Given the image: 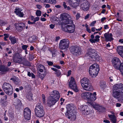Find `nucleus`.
<instances>
[{"mask_svg":"<svg viewBox=\"0 0 123 123\" xmlns=\"http://www.w3.org/2000/svg\"><path fill=\"white\" fill-rule=\"evenodd\" d=\"M70 15L68 13H64L60 15V18L62 21V28L63 31L69 33H73L74 31L75 26L72 23Z\"/></svg>","mask_w":123,"mask_h":123,"instance_id":"f257e3e1","label":"nucleus"},{"mask_svg":"<svg viewBox=\"0 0 123 123\" xmlns=\"http://www.w3.org/2000/svg\"><path fill=\"white\" fill-rule=\"evenodd\" d=\"M123 87V85L120 83L114 85L113 86L112 95L117 99L121 102H123V91H120V89Z\"/></svg>","mask_w":123,"mask_h":123,"instance_id":"f03ea898","label":"nucleus"},{"mask_svg":"<svg viewBox=\"0 0 123 123\" xmlns=\"http://www.w3.org/2000/svg\"><path fill=\"white\" fill-rule=\"evenodd\" d=\"M86 56L92 62L99 61L102 59L101 57L98 55V52L93 49H89L87 50Z\"/></svg>","mask_w":123,"mask_h":123,"instance_id":"7ed1b4c3","label":"nucleus"},{"mask_svg":"<svg viewBox=\"0 0 123 123\" xmlns=\"http://www.w3.org/2000/svg\"><path fill=\"white\" fill-rule=\"evenodd\" d=\"M96 92H93V93L88 92H84L81 93V96L82 98L85 100L91 102L92 101H94L96 99Z\"/></svg>","mask_w":123,"mask_h":123,"instance_id":"20e7f679","label":"nucleus"},{"mask_svg":"<svg viewBox=\"0 0 123 123\" xmlns=\"http://www.w3.org/2000/svg\"><path fill=\"white\" fill-rule=\"evenodd\" d=\"M112 63L114 67L119 70L123 76V62L121 63L120 60L117 57H114L112 59Z\"/></svg>","mask_w":123,"mask_h":123,"instance_id":"39448f33","label":"nucleus"},{"mask_svg":"<svg viewBox=\"0 0 123 123\" xmlns=\"http://www.w3.org/2000/svg\"><path fill=\"white\" fill-rule=\"evenodd\" d=\"M66 108L67 111L65 114L66 116L68 119H70L72 120H74L76 119L75 113H74V108L70 104L67 105Z\"/></svg>","mask_w":123,"mask_h":123,"instance_id":"423d86ee","label":"nucleus"},{"mask_svg":"<svg viewBox=\"0 0 123 123\" xmlns=\"http://www.w3.org/2000/svg\"><path fill=\"white\" fill-rule=\"evenodd\" d=\"M99 70V65L96 63H95L90 67L89 70V74L92 78H94L98 75Z\"/></svg>","mask_w":123,"mask_h":123,"instance_id":"0eeeda50","label":"nucleus"},{"mask_svg":"<svg viewBox=\"0 0 123 123\" xmlns=\"http://www.w3.org/2000/svg\"><path fill=\"white\" fill-rule=\"evenodd\" d=\"M82 87L85 90L89 91L92 88L88 79L84 77L81 79L80 81Z\"/></svg>","mask_w":123,"mask_h":123,"instance_id":"6e6552de","label":"nucleus"},{"mask_svg":"<svg viewBox=\"0 0 123 123\" xmlns=\"http://www.w3.org/2000/svg\"><path fill=\"white\" fill-rule=\"evenodd\" d=\"M44 113L43 107L40 103H38L35 109V113L36 117L39 118L42 117L44 115Z\"/></svg>","mask_w":123,"mask_h":123,"instance_id":"1a4fd4ad","label":"nucleus"},{"mask_svg":"<svg viewBox=\"0 0 123 123\" xmlns=\"http://www.w3.org/2000/svg\"><path fill=\"white\" fill-rule=\"evenodd\" d=\"M2 88L5 92L8 95H11L13 93L12 87V86L8 83H4L3 85Z\"/></svg>","mask_w":123,"mask_h":123,"instance_id":"9d476101","label":"nucleus"},{"mask_svg":"<svg viewBox=\"0 0 123 123\" xmlns=\"http://www.w3.org/2000/svg\"><path fill=\"white\" fill-rule=\"evenodd\" d=\"M70 51L73 55L76 56H78L81 54V51L80 48L77 46H71Z\"/></svg>","mask_w":123,"mask_h":123,"instance_id":"9b49d317","label":"nucleus"},{"mask_svg":"<svg viewBox=\"0 0 123 123\" xmlns=\"http://www.w3.org/2000/svg\"><path fill=\"white\" fill-rule=\"evenodd\" d=\"M69 42L67 39H64L60 40L59 44L60 48L62 49H66L68 48Z\"/></svg>","mask_w":123,"mask_h":123,"instance_id":"f8f14e48","label":"nucleus"},{"mask_svg":"<svg viewBox=\"0 0 123 123\" xmlns=\"http://www.w3.org/2000/svg\"><path fill=\"white\" fill-rule=\"evenodd\" d=\"M69 85L70 88L73 90L74 92H77L79 91L74 79L72 77H71Z\"/></svg>","mask_w":123,"mask_h":123,"instance_id":"ddd939ff","label":"nucleus"},{"mask_svg":"<svg viewBox=\"0 0 123 123\" xmlns=\"http://www.w3.org/2000/svg\"><path fill=\"white\" fill-rule=\"evenodd\" d=\"M31 112L30 109L28 107L25 108L24 110V118L26 120H28L31 119Z\"/></svg>","mask_w":123,"mask_h":123,"instance_id":"4468645a","label":"nucleus"},{"mask_svg":"<svg viewBox=\"0 0 123 123\" xmlns=\"http://www.w3.org/2000/svg\"><path fill=\"white\" fill-rule=\"evenodd\" d=\"M90 108L91 107L88 105L82 106L81 109L82 113L85 115H88L90 113Z\"/></svg>","mask_w":123,"mask_h":123,"instance_id":"2eb2a0df","label":"nucleus"},{"mask_svg":"<svg viewBox=\"0 0 123 123\" xmlns=\"http://www.w3.org/2000/svg\"><path fill=\"white\" fill-rule=\"evenodd\" d=\"M50 96L53 98L57 101L60 97V95L59 92L56 90L53 91L50 93Z\"/></svg>","mask_w":123,"mask_h":123,"instance_id":"dca6fc26","label":"nucleus"},{"mask_svg":"<svg viewBox=\"0 0 123 123\" xmlns=\"http://www.w3.org/2000/svg\"><path fill=\"white\" fill-rule=\"evenodd\" d=\"M22 60V55L19 54H17L13 56V61L15 62L20 63Z\"/></svg>","mask_w":123,"mask_h":123,"instance_id":"f3484780","label":"nucleus"},{"mask_svg":"<svg viewBox=\"0 0 123 123\" xmlns=\"http://www.w3.org/2000/svg\"><path fill=\"white\" fill-rule=\"evenodd\" d=\"M81 3V7L84 11H86L89 9V4L88 2L86 1H82Z\"/></svg>","mask_w":123,"mask_h":123,"instance_id":"a211bd4d","label":"nucleus"},{"mask_svg":"<svg viewBox=\"0 0 123 123\" xmlns=\"http://www.w3.org/2000/svg\"><path fill=\"white\" fill-rule=\"evenodd\" d=\"M22 11V10L21 8L17 7L15 9L14 12L18 16L20 17H23L24 14L23 12H21Z\"/></svg>","mask_w":123,"mask_h":123,"instance_id":"6ab92c4d","label":"nucleus"},{"mask_svg":"<svg viewBox=\"0 0 123 123\" xmlns=\"http://www.w3.org/2000/svg\"><path fill=\"white\" fill-rule=\"evenodd\" d=\"M57 101V100L49 96L48 98L47 103L50 106L54 105Z\"/></svg>","mask_w":123,"mask_h":123,"instance_id":"aec40b11","label":"nucleus"},{"mask_svg":"<svg viewBox=\"0 0 123 123\" xmlns=\"http://www.w3.org/2000/svg\"><path fill=\"white\" fill-rule=\"evenodd\" d=\"M89 103H90L91 105L96 110L99 111L100 110H102L103 108L102 106L94 102H89Z\"/></svg>","mask_w":123,"mask_h":123,"instance_id":"412c9836","label":"nucleus"},{"mask_svg":"<svg viewBox=\"0 0 123 123\" xmlns=\"http://www.w3.org/2000/svg\"><path fill=\"white\" fill-rule=\"evenodd\" d=\"M104 36L107 41H111L112 40V35L111 33H105L104 35Z\"/></svg>","mask_w":123,"mask_h":123,"instance_id":"4be33fe9","label":"nucleus"},{"mask_svg":"<svg viewBox=\"0 0 123 123\" xmlns=\"http://www.w3.org/2000/svg\"><path fill=\"white\" fill-rule=\"evenodd\" d=\"M36 1L41 3H48L50 4H55L56 3V0H35Z\"/></svg>","mask_w":123,"mask_h":123,"instance_id":"5701e85b","label":"nucleus"},{"mask_svg":"<svg viewBox=\"0 0 123 123\" xmlns=\"http://www.w3.org/2000/svg\"><path fill=\"white\" fill-rule=\"evenodd\" d=\"M13 103V105L17 107L20 106L21 105V101L18 99L14 100Z\"/></svg>","mask_w":123,"mask_h":123,"instance_id":"b1692460","label":"nucleus"},{"mask_svg":"<svg viewBox=\"0 0 123 123\" xmlns=\"http://www.w3.org/2000/svg\"><path fill=\"white\" fill-rule=\"evenodd\" d=\"M100 37L98 35H97L95 37V38L94 39H90L89 41L92 43H95L96 42H98L99 40Z\"/></svg>","mask_w":123,"mask_h":123,"instance_id":"393cba45","label":"nucleus"},{"mask_svg":"<svg viewBox=\"0 0 123 123\" xmlns=\"http://www.w3.org/2000/svg\"><path fill=\"white\" fill-rule=\"evenodd\" d=\"M108 116L111 120L114 123H116L117 121L116 117L114 115L109 114Z\"/></svg>","mask_w":123,"mask_h":123,"instance_id":"a878e982","label":"nucleus"},{"mask_svg":"<svg viewBox=\"0 0 123 123\" xmlns=\"http://www.w3.org/2000/svg\"><path fill=\"white\" fill-rule=\"evenodd\" d=\"M117 51L119 55L123 53V46H119L117 47Z\"/></svg>","mask_w":123,"mask_h":123,"instance_id":"bb28decb","label":"nucleus"},{"mask_svg":"<svg viewBox=\"0 0 123 123\" xmlns=\"http://www.w3.org/2000/svg\"><path fill=\"white\" fill-rule=\"evenodd\" d=\"M80 1L79 0H77L74 3L72 2L70 4V5L73 7H75L78 6L80 4Z\"/></svg>","mask_w":123,"mask_h":123,"instance_id":"cd10ccee","label":"nucleus"},{"mask_svg":"<svg viewBox=\"0 0 123 123\" xmlns=\"http://www.w3.org/2000/svg\"><path fill=\"white\" fill-rule=\"evenodd\" d=\"M15 26L16 29L18 31L22 30V26H21L20 24L19 23H16L15 24Z\"/></svg>","mask_w":123,"mask_h":123,"instance_id":"c85d7f7f","label":"nucleus"},{"mask_svg":"<svg viewBox=\"0 0 123 123\" xmlns=\"http://www.w3.org/2000/svg\"><path fill=\"white\" fill-rule=\"evenodd\" d=\"M44 69L45 67L43 65L41 64L39 65L38 69L40 72H43V69Z\"/></svg>","mask_w":123,"mask_h":123,"instance_id":"c756f323","label":"nucleus"},{"mask_svg":"<svg viewBox=\"0 0 123 123\" xmlns=\"http://www.w3.org/2000/svg\"><path fill=\"white\" fill-rule=\"evenodd\" d=\"M9 39L11 41L12 43L14 44L16 43V39L14 37H9Z\"/></svg>","mask_w":123,"mask_h":123,"instance_id":"7c9ffc66","label":"nucleus"},{"mask_svg":"<svg viewBox=\"0 0 123 123\" xmlns=\"http://www.w3.org/2000/svg\"><path fill=\"white\" fill-rule=\"evenodd\" d=\"M7 71V69L5 66H0V71L4 72Z\"/></svg>","mask_w":123,"mask_h":123,"instance_id":"2f4dec72","label":"nucleus"},{"mask_svg":"<svg viewBox=\"0 0 123 123\" xmlns=\"http://www.w3.org/2000/svg\"><path fill=\"white\" fill-rule=\"evenodd\" d=\"M11 80H12L14 82H18L19 80V79L18 78L14 76L11 78Z\"/></svg>","mask_w":123,"mask_h":123,"instance_id":"473e14b6","label":"nucleus"},{"mask_svg":"<svg viewBox=\"0 0 123 123\" xmlns=\"http://www.w3.org/2000/svg\"><path fill=\"white\" fill-rule=\"evenodd\" d=\"M41 12L39 10H37L36 12V14L37 16H40L41 15Z\"/></svg>","mask_w":123,"mask_h":123,"instance_id":"72a5a7b5","label":"nucleus"},{"mask_svg":"<svg viewBox=\"0 0 123 123\" xmlns=\"http://www.w3.org/2000/svg\"><path fill=\"white\" fill-rule=\"evenodd\" d=\"M32 94L31 93H29L26 96V98L29 100H30L32 99Z\"/></svg>","mask_w":123,"mask_h":123,"instance_id":"f704fd0d","label":"nucleus"},{"mask_svg":"<svg viewBox=\"0 0 123 123\" xmlns=\"http://www.w3.org/2000/svg\"><path fill=\"white\" fill-rule=\"evenodd\" d=\"M85 27L86 28V31L89 33H91V31L90 29L89 28L88 25L87 24L85 25Z\"/></svg>","mask_w":123,"mask_h":123,"instance_id":"c9c22d12","label":"nucleus"},{"mask_svg":"<svg viewBox=\"0 0 123 123\" xmlns=\"http://www.w3.org/2000/svg\"><path fill=\"white\" fill-rule=\"evenodd\" d=\"M42 98L43 102V103L44 104H45L46 103V100L45 95L43 94L42 95Z\"/></svg>","mask_w":123,"mask_h":123,"instance_id":"e433bc0d","label":"nucleus"},{"mask_svg":"<svg viewBox=\"0 0 123 123\" xmlns=\"http://www.w3.org/2000/svg\"><path fill=\"white\" fill-rule=\"evenodd\" d=\"M100 86L102 87V88H104L106 86V85L105 83L104 82H101L100 84Z\"/></svg>","mask_w":123,"mask_h":123,"instance_id":"4c0bfd02","label":"nucleus"},{"mask_svg":"<svg viewBox=\"0 0 123 123\" xmlns=\"http://www.w3.org/2000/svg\"><path fill=\"white\" fill-rule=\"evenodd\" d=\"M9 119L11 120L13 118V113H11L10 114L9 113Z\"/></svg>","mask_w":123,"mask_h":123,"instance_id":"58836bf2","label":"nucleus"},{"mask_svg":"<svg viewBox=\"0 0 123 123\" xmlns=\"http://www.w3.org/2000/svg\"><path fill=\"white\" fill-rule=\"evenodd\" d=\"M4 39L5 40V41H7V39H6V38H7L9 36V35L8 34H4Z\"/></svg>","mask_w":123,"mask_h":123,"instance_id":"ea45409f","label":"nucleus"},{"mask_svg":"<svg viewBox=\"0 0 123 123\" xmlns=\"http://www.w3.org/2000/svg\"><path fill=\"white\" fill-rule=\"evenodd\" d=\"M28 47V46L27 45H22V48L24 50H25L27 49Z\"/></svg>","mask_w":123,"mask_h":123,"instance_id":"a19ab883","label":"nucleus"},{"mask_svg":"<svg viewBox=\"0 0 123 123\" xmlns=\"http://www.w3.org/2000/svg\"><path fill=\"white\" fill-rule=\"evenodd\" d=\"M61 74V72L59 70H58L56 72V74L57 76H60Z\"/></svg>","mask_w":123,"mask_h":123,"instance_id":"79ce46f5","label":"nucleus"},{"mask_svg":"<svg viewBox=\"0 0 123 123\" xmlns=\"http://www.w3.org/2000/svg\"><path fill=\"white\" fill-rule=\"evenodd\" d=\"M6 24V22L4 21L3 20H1V22L0 23V25L2 26L5 25Z\"/></svg>","mask_w":123,"mask_h":123,"instance_id":"37998d69","label":"nucleus"},{"mask_svg":"<svg viewBox=\"0 0 123 123\" xmlns=\"http://www.w3.org/2000/svg\"><path fill=\"white\" fill-rule=\"evenodd\" d=\"M47 62L49 66H52L53 64V63L52 62L47 61Z\"/></svg>","mask_w":123,"mask_h":123,"instance_id":"c03bdc74","label":"nucleus"},{"mask_svg":"<svg viewBox=\"0 0 123 123\" xmlns=\"http://www.w3.org/2000/svg\"><path fill=\"white\" fill-rule=\"evenodd\" d=\"M96 22V21H94L92 22L90 25V26L91 27L93 26Z\"/></svg>","mask_w":123,"mask_h":123,"instance_id":"a18cd8bd","label":"nucleus"},{"mask_svg":"<svg viewBox=\"0 0 123 123\" xmlns=\"http://www.w3.org/2000/svg\"><path fill=\"white\" fill-rule=\"evenodd\" d=\"M39 20V18L38 17H37L35 18H34L33 21L34 22H35L37 21H38Z\"/></svg>","mask_w":123,"mask_h":123,"instance_id":"49530a36","label":"nucleus"},{"mask_svg":"<svg viewBox=\"0 0 123 123\" xmlns=\"http://www.w3.org/2000/svg\"><path fill=\"white\" fill-rule=\"evenodd\" d=\"M19 23L20 24V25L21 26H22V29L25 26V24L23 23Z\"/></svg>","mask_w":123,"mask_h":123,"instance_id":"de8ad7c7","label":"nucleus"},{"mask_svg":"<svg viewBox=\"0 0 123 123\" xmlns=\"http://www.w3.org/2000/svg\"><path fill=\"white\" fill-rule=\"evenodd\" d=\"M44 5H45V7L46 8H49L50 7V5L49 4H44Z\"/></svg>","mask_w":123,"mask_h":123,"instance_id":"09e8293b","label":"nucleus"},{"mask_svg":"<svg viewBox=\"0 0 123 123\" xmlns=\"http://www.w3.org/2000/svg\"><path fill=\"white\" fill-rule=\"evenodd\" d=\"M49 26L50 28L52 29H53L55 27V25L53 24L50 25Z\"/></svg>","mask_w":123,"mask_h":123,"instance_id":"8fccbe9b","label":"nucleus"},{"mask_svg":"<svg viewBox=\"0 0 123 123\" xmlns=\"http://www.w3.org/2000/svg\"><path fill=\"white\" fill-rule=\"evenodd\" d=\"M63 5L64 8L66 9L67 8V6L66 5V3L65 2H63Z\"/></svg>","mask_w":123,"mask_h":123,"instance_id":"3c124183","label":"nucleus"},{"mask_svg":"<svg viewBox=\"0 0 123 123\" xmlns=\"http://www.w3.org/2000/svg\"><path fill=\"white\" fill-rule=\"evenodd\" d=\"M108 80L109 81H110V82L113 81V80L112 77V76L110 77L109 78Z\"/></svg>","mask_w":123,"mask_h":123,"instance_id":"603ef678","label":"nucleus"},{"mask_svg":"<svg viewBox=\"0 0 123 123\" xmlns=\"http://www.w3.org/2000/svg\"><path fill=\"white\" fill-rule=\"evenodd\" d=\"M73 94V92L69 91L68 92V94H67V95H72Z\"/></svg>","mask_w":123,"mask_h":123,"instance_id":"864d4df0","label":"nucleus"},{"mask_svg":"<svg viewBox=\"0 0 123 123\" xmlns=\"http://www.w3.org/2000/svg\"><path fill=\"white\" fill-rule=\"evenodd\" d=\"M104 28L106 30L107 29H108L109 28L108 26V25H104Z\"/></svg>","mask_w":123,"mask_h":123,"instance_id":"5fc2aeb1","label":"nucleus"},{"mask_svg":"<svg viewBox=\"0 0 123 123\" xmlns=\"http://www.w3.org/2000/svg\"><path fill=\"white\" fill-rule=\"evenodd\" d=\"M36 6L39 9H41L42 7L40 5H37Z\"/></svg>","mask_w":123,"mask_h":123,"instance_id":"6e6d98bb","label":"nucleus"},{"mask_svg":"<svg viewBox=\"0 0 123 123\" xmlns=\"http://www.w3.org/2000/svg\"><path fill=\"white\" fill-rule=\"evenodd\" d=\"M71 70H69L68 72V74L67 75V76H69L71 74Z\"/></svg>","mask_w":123,"mask_h":123,"instance_id":"4d7b16f0","label":"nucleus"},{"mask_svg":"<svg viewBox=\"0 0 123 123\" xmlns=\"http://www.w3.org/2000/svg\"><path fill=\"white\" fill-rule=\"evenodd\" d=\"M53 66L58 69H60L61 68V67L59 65H55L54 66Z\"/></svg>","mask_w":123,"mask_h":123,"instance_id":"13d9d810","label":"nucleus"},{"mask_svg":"<svg viewBox=\"0 0 123 123\" xmlns=\"http://www.w3.org/2000/svg\"><path fill=\"white\" fill-rule=\"evenodd\" d=\"M89 16L90 14H88L85 16L84 18L85 19H86L88 18L89 17Z\"/></svg>","mask_w":123,"mask_h":123,"instance_id":"bf43d9fd","label":"nucleus"},{"mask_svg":"<svg viewBox=\"0 0 123 123\" xmlns=\"http://www.w3.org/2000/svg\"><path fill=\"white\" fill-rule=\"evenodd\" d=\"M80 17V15L79 13H77L76 15V18L77 19L79 18Z\"/></svg>","mask_w":123,"mask_h":123,"instance_id":"052dcab7","label":"nucleus"},{"mask_svg":"<svg viewBox=\"0 0 123 123\" xmlns=\"http://www.w3.org/2000/svg\"><path fill=\"white\" fill-rule=\"evenodd\" d=\"M103 122L106 123H110V121L108 120L105 119L104 120Z\"/></svg>","mask_w":123,"mask_h":123,"instance_id":"680f3d73","label":"nucleus"},{"mask_svg":"<svg viewBox=\"0 0 123 123\" xmlns=\"http://www.w3.org/2000/svg\"><path fill=\"white\" fill-rule=\"evenodd\" d=\"M51 68L52 70L55 72H56L58 70L54 68Z\"/></svg>","mask_w":123,"mask_h":123,"instance_id":"e2e57ef3","label":"nucleus"},{"mask_svg":"<svg viewBox=\"0 0 123 123\" xmlns=\"http://www.w3.org/2000/svg\"><path fill=\"white\" fill-rule=\"evenodd\" d=\"M121 105V104L119 103H117L116 105V106L117 107H120Z\"/></svg>","mask_w":123,"mask_h":123,"instance_id":"0e129e2a","label":"nucleus"},{"mask_svg":"<svg viewBox=\"0 0 123 123\" xmlns=\"http://www.w3.org/2000/svg\"><path fill=\"white\" fill-rule=\"evenodd\" d=\"M5 116H6V114H4L5 117H4V120L5 121H7L8 120V118L7 117H6Z\"/></svg>","mask_w":123,"mask_h":123,"instance_id":"69168bd1","label":"nucleus"},{"mask_svg":"<svg viewBox=\"0 0 123 123\" xmlns=\"http://www.w3.org/2000/svg\"><path fill=\"white\" fill-rule=\"evenodd\" d=\"M119 42L121 43H123V39H120L119 40Z\"/></svg>","mask_w":123,"mask_h":123,"instance_id":"338daca9","label":"nucleus"},{"mask_svg":"<svg viewBox=\"0 0 123 123\" xmlns=\"http://www.w3.org/2000/svg\"><path fill=\"white\" fill-rule=\"evenodd\" d=\"M106 19V18L105 17H103L101 19V22H103L104 20H105Z\"/></svg>","mask_w":123,"mask_h":123,"instance_id":"774afa93","label":"nucleus"}]
</instances>
